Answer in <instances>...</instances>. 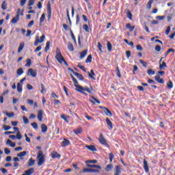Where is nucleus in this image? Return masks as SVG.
<instances>
[{"instance_id": "1a4fd4ad", "label": "nucleus", "mask_w": 175, "mask_h": 175, "mask_svg": "<svg viewBox=\"0 0 175 175\" xmlns=\"http://www.w3.org/2000/svg\"><path fill=\"white\" fill-rule=\"evenodd\" d=\"M71 79L72 81H74V85L76 87V88H83V86L79 85V81H77V79L75 78L72 75H70Z\"/></svg>"}, {"instance_id": "680f3d73", "label": "nucleus", "mask_w": 175, "mask_h": 175, "mask_svg": "<svg viewBox=\"0 0 175 175\" xmlns=\"http://www.w3.org/2000/svg\"><path fill=\"white\" fill-rule=\"evenodd\" d=\"M136 49L137 50H138L139 51H143V47L142 46V45L138 44L136 46Z\"/></svg>"}, {"instance_id": "37998d69", "label": "nucleus", "mask_w": 175, "mask_h": 175, "mask_svg": "<svg viewBox=\"0 0 175 175\" xmlns=\"http://www.w3.org/2000/svg\"><path fill=\"white\" fill-rule=\"evenodd\" d=\"M107 47L108 51L110 52L111 51V49H113V45H111V43H110V42H107Z\"/></svg>"}, {"instance_id": "c756f323", "label": "nucleus", "mask_w": 175, "mask_h": 175, "mask_svg": "<svg viewBox=\"0 0 175 175\" xmlns=\"http://www.w3.org/2000/svg\"><path fill=\"white\" fill-rule=\"evenodd\" d=\"M87 53H88V51L87 50H84L82 52L80 53V58L81 59H83V58H84V57H85L87 55Z\"/></svg>"}, {"instance_id": "473e14b6", "label": "nucleus", "mask_w": 175, "mask_h": 175, "mask_svg": "<svg viewBox=\"0 0 175 175\" xmlns=\"http://www.w3.org/2000/svg\"><path fill=\"white\" fill-rule=\"evenodd\" d=\"M86 165H89V163H98V160L93 159V160H88L85 161Z\"/></svg>"}, {"instance_id": "4c0bfd02", "label": "nucleus", "mask_w": 175, "mask_h": 175, "mask_svg": "<svg viewBox=\"0 0 175 175\" xmlns=\"http://www.w3.org/2000/svg\"><path fill=\"white\" fill-rule=\"evenodd\" d=\"M167 66L166 65V63L165 62H163L162 64H160L159 65V69H165V68H167Z\"/></svg>"}, {"instance_id": "c85d7f7f", "label": "nucleus", "mask_w": 175, "mask_h": 175, "mask_svg": "<svg viewBox=\"0 0 175 175\" xmlns=\"http://www.w3.org/2000/svg\"><path fill=\"white\" fill-rule=\"evenodd\" d=\"M24 46H25V44L24 42H21V44H19V47L18 49V53L23 51V49H24Z\"/></svg>"}, {"instance_id": "f257e3e1", "label": "nucleus", "mask_w": 175, "mask_h": 175, "mask_svg": "<svg viewBox=\"0 0 175 175\" xmlns=\"http://www.w3.org/2000/svg\"><path fill=\"white\" fill-rule=\"evenodd\" d=\"M55 58L59 64H62V62H64L66 66H69V64H68V62H66V60H65V58L62 56V53H61V51L58 48L56 49Z\"/></svg>"}, {"instance_id": "7ed1b4c3", "label": "nucleus", "mask_w": 175, "mask_h": 175, "mask_svg": "<svg viewBox=\"0 0 175 175\" xmlns=\"http://www.w3.org/2000/svg\"><path fill=\"white\" fill-rule=\"evenodd\" d=\"M98 142L103 146H105L107 148H110V146L109 145V144H107V141L106 140V138L103 137V134L102 133L100 134L98 137Z\"/></svg>"}, {"instance_id": "39448f33", "label": "nucleus", "mask_w": 175, "mask_h": 175, "mask_svg": "<svg viewBox=\"0 0 175 175\" xmlns=\"http://www.w3.org/2000/svg\"><path fill=\"white\" fill-rule=\"evenodd\" d=\"M18 20H20V8H18L16 11V17H14L11 23L12 24H16L17 23V21H18Z\"/></svg>"}, {"instance_id": "a211bd4d", "label": "nucleus", "mask_w": 175, "mask_h": 175, "mask_svg": "<svg viewBox=\"0 0 175 175\" xmlns=\"http://www.w3.org/2000/svg\"><path fill=\"white\" fill-rule=\"evenodd\" d=\"M85 148H88V150H90V151H98V149H96V147L94 145H86Z\"/></svg>"}, {"instance_id": "09e8293b", "label": "nucleus", "mask_w": 175, "mask_h": 175, "mask_svg": "<svg viewBox=\"0 0 175 175\" xmlns=\"http://www.w3.org/2000/svg\"><path fill=\"white\" fill-rule=\"evenodd\" d=\"M167 87L168 88H173V82L172 81H169V82L167 83Z\"/></svg>"}, {"instance_id": "f03ea898", "label": "nucleus", "mask_w": 175, "mask_h": 175, "mask_svg": "<svg viewBox=\"0 0 175 175\" xmlns=\"http://www.w3.org/2000/svg\"><path fill=\"white\" fill-rule=\"evenodd\" d=\"M37 159L38 161V166H42V165L44 163L45 157H44V154H43V151L42 150L38 151V153L37 155Z\"/></svg>"}, {"instance_id": "49530a36", "label": "nucleus", "mask_w": 175, "mask_h": 175, "mask_svg": "<svg viewBox=\"0 0 175 175\" xmlns=\"http://www.w3.org/2000/svg\"><path fill=\"white\" fill-rule=\"evenodd\" d=\"M83 28L85 31V32H90V27L88 25H83Z\"/></svg>"}, {"instance_id": "774afa93", "label": "nucleus", "mask_w": 175, "mask_h": 175, "mask_svg": "<svg viewBox=\"0 0 175 175\" xmlns=\"http://www.w3.org/2000/svg\"><path fill=\"white\" fill-rule=\"evenodd\" d=\"M157 20H163L164 18H165V16H157Z\"/></svg>"}, {"instance_id": "412c9836", "label": "nucleus", "mask_w": 175, "mask_h": 175, "mask_svg": "<svg viewBox=\"0 0 175 175\" xmlns=\"http://www.w3.org/2000/svg\"><path fill=\"white\" fill-rule=\"evenodd\" d=\"M88 75L90 79L95 80V77H94V76H95V72H94V70H91L90 72H88Z\"/></svg>"}, {"instance_id": "de8ad7c7", "label": "nucleus", "mask_w": 175, "mask_h": 175, "mask_svg": "<svg viewBox=\"0 0 175 175\" xmlns=\"http://www.w3.org/2000/svg\"><path fill=\"white\" fill-rule=\"evenodd\" d=\"M46 18V15L44 14H42L40 18V23H43L44 21V19Z\"/></svg>"}, {"instance_id": "9d476101", "label": "nucleus", "mask_w": 175, "mask_h": 175, "mask_svg": "<svg viewBox=\"0 0 175 175\" xmlns=\"http://www.w3.org/2000/svg\"><path fill=\"white\" fill-rule=\"evenodd\" d=\"M114 175H121V166L117 165L114 169Z\"/></svg>"}, {"instance_id": "20e7f679", "label": "nucleus", "mask_w": 175, "mask_h": 175, "mask_svg": "<svg viewBox=\"0 0 175 175\" xmlns=\"http://www.w3.org/2000/svg\"><path fill=\"white\" fill-rule=\"evenodd\" d=\"M88 167H94V170H96L97 172H94L93 173H100V171L102 170V166L95 165V164H88Z\"/></svg>"}, {"instance_id": "c9c22d12", "label": "nucleus", "mask_w": 175, "mask_h": 175, "mask_svg": "<svg viewBox=\"0 0 175 175\" xmlns=\"http://www.w3.org/2000/svg\"><path fill=\"white\" fill-rule=\"evenodd\" d=\"M152 3H154V0H149L146 4L147 9H151V5H152Z\"/></svg>"}, {"instance_id": "603ef678", "label": "nucleus", "mask_w": 175, "mask_h": 175, "mask_svg": "<svg viewBox=\"0 0 175 175\" xmlns=\"http://www.w3.org/2000/svg\"><path fill=\"white\" fill-rule=\"evenodd\" d=\"M109 162H113V159H114V154L113 153H109Z\"/></svg>"}, {"instance_id": "ddd939ff", "label": "nucleus", "mask_w": 175, "mask_h": 175, "mask_svg": "<svg viewBox=\"0 0 175 175\" xmlns=\"http://www.w3.org/2000/svg\"><path fill=\"white\" fill-rule=\"evenodd\" d=\"M105 121L107 122L109 129H110V130L113 129V122H111V120L110 119H109V118H107L105 119Z\"/></svg>"}, {"instance_id": "0e129e2a", "label": "nucleus", "mask_w": 175, "mask_h": 175, "mask_svg": "<svg viewBox=\"0 0 175 175\" xmlns=\"http://www.w3.org/2000/svg\"><path fill=\"white\" fill-rule=\"evenodd\" d=\"M170 33V26H168L165 30V35H169Z\"/></svg>"}, {"instance_id": "9b49d317", "label": "nucleus", "mask_w": 175, "mask_h": 175, "mask_svg": "<svg viewBox=\"0 0 175 175\" xmlns=\"http://www.w3.org/2000/svg\"><path fill=\"white\" fill-rule=\"evenodd\" d=\"M43 110L40 109L38 111L37 118L38 121L42 122L43 121Z\"/></svg>"}, {"instance_id": "bf43d9fd", "label": "nucleus", "mask_w": 175, "mask_h": 175, "mask_svg": "<svg viewBox=\"0 0 175 175\" xmlns=\"http://www.w3.org/2000/svg\"><path fill=\"white\" fill-rule=\"evenodd\" d=\"M81 90H85L87 91V92H89V94H91L92 92L93 89L92 88H85V89H79Z\"/></svg>"}, {"instance_id": "6e6d98bb", "label": "nucleus", "mask_w": 175, "mask_h": 175, "mask_svg": "<svg viewBox=\"0 0 175 175\" xmlns=\"http://www.w3.org/2000/svg\"><path fill=\"white\" fill-rule=\"evenodd\" d=\"M31 126L33 128V129H38V123L33 122L31 124Z\"/></svg>"}, {"instance_id": "6e6552de", "label": "nucleus", "mask_w": 175, "mask_h": 175, "mask_svg": "<svg viewBox=\"0 0 175 175\" xmlns=\"http://www.w3.org/2000/svg\"><path fill=\"white\" fill-rule=\"evenodd\" d=\"M99 107L100 109H104V112L105 113L106 116H107L108 117H113V113H111V111H110L108 108L103 107Z\"/></svg>"}, {"instance_id": "f8f14e48", "label": "nucleus", "mask_w": 175, "mask_h": 175, "mask_svg": "<svg viewBox=\"0 0 175 175\" xmlns=\"http://www.w3.org/2000/svg\"><path fill=\"white\" fill-rule=\"evenodd\" d=\"M144 169L146 173L150 172V168L148 167V163L146 159H144Z\"/></svg>"}, {"instance_id": "2eb2a0df", "label": "nucleus", "mask_w": 175, "mask_h": 175, "mask_svg": "<svg viewBox=\"0 0 175 175\" xmlns=\"http://www.w3.org/2000/svg\"><path fill=\"white\" fill-rule=\"evenodd\" d=\"M83 173H94L95 172H98L95 170H94V168H85L83 170Z\"/></svg>"}, {"instance_id": "aec40b11", "label": "nucleus", "mask_w": 175, "mask_h": 175, "mask_svg": "<svg viewBox=\"0 0 175 175\" xmlns=\"http://www.w3.org/2000/svg\"><path fill=\"white\" fill-rule=\"evenodd\" d=\"M47 126L44 124H41V131L42 132V133H46L47 132Z\"/></svg>"}, {"instance_id": "58836bf2", "label": "nucleus", "mask_w": 175, "mask_h": 175, "mask_svg": "<svg viewBox=\"0 0 175 175\" xmlns=\"http://www.w3.org/2000/svg\"><path fill=\"white\" fill-rule=\"evenodd\" d=\"M1 9L3 10H6L8 9V4L6 3V1H3L1 4Z\"/></svg>"}, {"instance_id": "e2e57ef3", "label": "nucleus", "mask_w": 175, "mask_h": 175, "mask_svg": "<svg viewBox=\"0 0 175 175\" xmlns=\"http://www.w3.org/2000/svg\"><path fill=\"white\" fill-rule=\"evenodd\" d=\"M4 152L5 154H6V155H9V154H10V150L9 148H4Z\"/></svg>"}, {"instance_id": "bb28decb", "label": "nucleus", "mask_w": 175, "mask_h": 175, "mask_svg": "<svg viewBox=\"0 0 175 175\" xmlns=\"http://www.w3.org/2000/svg\"><path fill=\"white\" fill-rule=\"evenodd\" d=\"M33 165H35V160H33V159L32 158H30L29 159V163H28L29 167H31V166H33Z\"/></svg>"}, {"instance_id": "4d7b16f0", "label": "nucleus", "mask_w": 175, "mask_h": 175, "mask_svg": "<svg viewBox=\"0 0 175 175\" xmlns=\"http://www.w3.org/2000/svg\"><path fill=\"white\" fill-rule=\"evenodd\" d=\"M61 104H62V103H61V101H59V100H57V99L54 100V105L55 106H58V105H61Z\"/></svg>"}, {"instance_id": "2f4dec72", "label": "nucleus", "mask_w": 175, "mask_h": 175, "mask_svg": "<svg viewBox=\"0 0 175 175\" xmlns=\"http://www.w3.org/2000/svg\"><path fill=\"white\" fill-rule=\"evenodd\" d=\"M126 16L129 20H132V17L133 15H132V13L131 12V10H126Z\"/></svg>"}, {"instance_id": "e433bc0d", "label": "nucleus", "mask_w": 175, "mask_h": 175, "mask_svg": "<svg viewBox=\"0 0 175 175\" xmlns=\"http://www.w3.org/2000/svg\"><path fill=\"white\" fill-rule=\"evenodd\" d=\"M68 49L70 51H74L75 49L73 48V44L71 42L68 43Z\"/></svg>"}, {"instance_id": "4be33fe9", "label": "nucleus", "mask_w": 175, "mask_h": 175, "mask_svg": "<svg viewBox=\"0 0 175 175\" xmlns=\"http://www.w3.org/2000/svg\"><path fill=\"white\" fill-rule=\"evenodd\" d=\"M75 76H76L77 77V79H79V80H81L83 81V80H84V77H83V75L79 73V72H74Z\"/></svg>"}, {"instance_id": "864d4df0", "label": "nucleus", "mask_w": 175, "mask_h": 175, "mask_svg": "<svg viewBox=\"0 0 175 175\" xmlns=\"http://www.w3.org/2000/svg\"><path fill=\"white\" fill-rule=\"evenodd\" d=\"M139 62L144 66V68H147V62L143 61V59H139Z\"/></svg>"}, {"instance_id": "13d9d810", "label": "nucleus", "mask_w": 175, "mask_h": 175, "mask_svg": "<svg viewBox=\"0 0 175 175\" xmlns=\"http://www.w3.org/2000/svg\"><path fill=\"white\" fill-rule=\"evenodd\" d=\"M45 38H46V36H44V34H43L41 36L40 40H39L40 43H43V42H44Z\"/></svg>"}, {"instance_id": "393cba45", "label": "nucleus", "mask_w": 175, "mask_h": 175, "mask_svg": "<svg viewBox=\"0 0 175 175\" xmlns=\"http://www.w3.org/2000/svg\"><path fill=\"white\" fill-rule=\"evenodd\" d=\"M6 144H8L10 147L14 148L16 147V143H13L12 140L8 139L6 142Z\"/></svg>"}, {"instance_id": "a19ab883", "label": "nucleus", "mask_w": 175, "mask_h": 175, "mask_svg": "<svg viewBox=\"0 0 175 175\" xmlns=\"http://www.w3.org/2000/svg\"><path fill=\"white\" fill-rule=\"evenodd\" d=\"M27 64L25 65V66H27V68H29L31 65L32 64V60L31 59H27L26 60Z\"/></svg>"}, {"instance_id": "f704fd0d", "label": "nucleus", "mask_w": 175, "mask_h": 175, "mask_svg": "<svg viewBox=\"0 0 175 175\" xmlns=\"http://www.w3.org/2000/svg\"><path fill=\"white\" fill-rule=\"evenodd\" d=\"M92 62V55H89L85 60L86 64H90Z\"/></svg>"}, {"instance_id": "6ab92c4d", "label": "nucleus", "mask_w": 175, "mask_h": 175, "mask_svg": "<svg viewBox=\"0 0 175 175\" xmlns=\"http://www.w3.org/2000/svg\"><path fill=\"white\" fill-rule=\"evenodd\" d=\"M113 167H114L113 164H109L105 167V172H111L113 170Z\"/></svg>"}, {"instance_id": "5fc2aeb1", "label": "nucleus", "mask_w": 175, "mask_h": 175, "mask_svg": "<svg viewBox=\"0 0 175 175\" xmlns=\"http://www.w3.org/2000/svg\"><path fill=\"white\" fill-rule=\"evenodd\" d=\"M116 75L118 77H121V72H120V68L118 66L116 68Z\"/></svg>"}, {"instance_id": "052dcab7", "label": "nucleus", "mask_w": 175, "mask_h": 175, "mask_svg": "<svg viewBox=\"0 0 175 175\" xmlns=\"http://www.w3.org/2000/svg\"><path fill=\"white\" fill-rule=\"evenodd\" d=\"M3 127L4 131H9L10 129H12V127L10 126L3 125Z\"/></svg>"}, {"instance_id": "b1692460", "label": "nucleus", "mask_w": 175, "mask_h": 175, "mask_svg": "<svg viewBox=\"0 0 175 175\" xmlns=\"http://www.w3.org/2000/svg\"><path fill=\"white\" fill-rule=\"evenodd\" d=\"M26 79L25 77L22 79L20 82L17 84V88H23V84L24 81H25Z\"/></svg>"}, {"instance_id": "cd10ccee", "label": "nucleus", "mask_w": 175, "mask_h": 175, "mask_svg": "<svg viewBox=\"0 0 175 175\" xmlns=\"http://www.w3.org/2000/svg\"><path fill=\"white\" fill-rule=\"evenodd\" d=\"M27 155V151L21 152L17 154V157L21 158V159H23V157H25Z\"/></svg>"}, {"instance_id": "5701e85b", "label": "nucleus", "mask_w": 175, "mask_h": 175, "mask_svg": "<svg viewBox=\"0 0 175 175\" xmlns=\"http://www.w3.org/2000/svg\"><path fill=\"white\" fill-rule=\"evenodd\" d=\"M3 114H5V116H7V117H9L10 118H12V117H13L14 116V112L12 111L10 113L8 112V111H3Z\"/></svg>"}, {"instance_id": "72a5a7b5", "label": "nucleus", "mask_w": 175, "mask_h": 175, "mask_svg": "<svg viewBox=\"0 0 175 175\" xmlns=\"http://www.w3.org/2000/svg\"><path fill=\"white\" fill-rule=\"evenodd\" d=\"M50 41H47L46 42V46L44 48V51L46 53H47V51H49V50H50Z\"/></svg>"}, {"instance_id": "f3484780", "label": "nucleus", "mask_w": 175, "mask_h": 175, "mask_svg": "<svg viewBox=\"0 0 175 175\" xmlns=\"http://www.w3.org/2000/svg\"><path fill=\"white\" fill-rule=\"evenodd\" d=\"M73 133L75 135H80V134L83 133V129L81 126H79L77 129L73 130Z\"/></svg>"}, {"instance_id": "79ce46f5", "label": "nucleus", "mask_w": 175, "mask_h": 175, "mask_svg": "<svg viewBox=\"0 0 175 175\" xmlns=\"http://www.w3.org/2000/svg\"><path fill=\"white\" fill-rule=\"evenodd\" d=\"M61 118H62V120H64V121H66V122H69V119H68V117H66V116L64 113H62L60 116Z\"/></svg>"}, {"instance_id": "3c124183", "label": "nucleus", "mask_w": 175, "mask_h": 175, "mask_svg": "<svg viewBox=\"0 0 175 175\" xmlns=\"http://www.w3.org/2000/svg\"><path fill=\"white\" fill-rule=\"evenodd\" d=\"M23 120L24 124H29V120H28L27 117L23 116Z\"/></svg>"}, {"instance_id": "dca6fc26", "label": "nucleus", "mask_w": 175, "mask_h": 175, "mask_svg": "<svg viewBox=\"0 0 175 175\" xmlns=\"http://www.w3.org/2000/svg\"><path fill=\"white\" fill-rule=\"evenodd\" d=\"M51 157L53 159H55V158H61V154H59L57 152L53 151L51 153Z\"/></svg>"}, {"instance_id": "423d86ee", "label": "nucleus", "mask_w": 175, "mask_h": 175, "mask_svg": "<svg viewBox=\"0 0 175 175\" xmlns=\"http://www.w3.org/2000/svg\"><path fill=\"white\" fill-rule=\"evenodd\" d=\"M38 73L36 72V70L29 68L27 71V76H31V77H36Z\"/></svg>"}, {"instance_id": "c03bdc74", "label": "nucleus", "mask_w": 175, "mask_h": 175, "mask_svg": "<svg viewBox=\"0 0 175 175\" xmlns=\"http://www.w3.org/2000/svg\"><path fill=\"white\" fill-rule=\"evenodd\" d=\"M39 43H40V42L39 41V36H36V41L34 42V46H38Z\"/></svg>"}, {"instance_id": "69168bd1", "label": "nucleus", "mask_w": 175, "mask_h": 175, "mask_svg": "<svg viewBox=\"0 0 175 175\" xmlns=\"http://www.w3.org/2000/svg\"><path fill=\"white\" fill-rule=\"evenodd\" d=\"M35 3V0H29L28 6H32Z\"/></svg>"}, {"instance_id": "7c9ffc66", "label": "nucleus", "mask_w": 175, "mask_h": 175, "mask_svg": "<svg viewBox=\"0 0 175 175\" xmlns=\"http://www.w3.org/2000/svg\"><path fill=\"white\" fill-rule=\"evenodd\" d=\"M70 35L72 40H74L75 44H77V42H76V37L75 36V34L73 33V31H72V29H70Z\"/></svg>"}, {"instance_id": "8fccbe9b", "label": "nucleus", "mask_w": 175, "mask_h": 175, "mask_svg": "<svg viewBox=\"0 0 175 175\" xmlns=\"http://www.w3.org/2000/svg\"><path fill=\"white\" fill-rule=\"evenodd\" d=\"M148 75H155V71L153 70L152 69H149L147 70Z\"/></svg>"}, {"instance_id": "4468645a", "label": "nucleus", "mask_w": 175, "mask_h": 175, "mask_svg": "<svg viewBox=\"0 0 175 175\" xmlns=\"http://www.w3.org/2000/svg\"><path fill=\"white\" fill-rule=\"evenodd\" d=\"M34 172H35L34 168H29V170L25 171V174H23V175H31V174H33Z\"/></svg>"}, {"instance_id": "ea45409f", "label": "nucleus", "mask_w": 175, "mask_h": 175, "mask_svg": "<svg viewBox=\"0 0 175 175\" xmlns=\"http://www.w3.org/2000/svg\"><path fill=\"white\" fill-rule=\"evenodd\" d=\"M16 73L18 76H21L23 73H24V70H23V68H20L16 70Z\"/></svg>"}, {"instance_id": "a878e982", "label": "nucleus", "mask_w": 175, "mask_h": 175, "mask_svg": "<svg viewBox=\"0 0 175 175\" xmlns=\"http://www.w3.org/2000/svg\"><path fill=\"white\" fill-rule=\"evenodd\" d=\"M76 91H77L78 92H80L81 94H82L83 95H85V96H87L88 94H87V93L84 92L85 91H86L85 90H83V88H75Z\"/></svg>"}, {"instance_id": "0eeeda50", "label": "nucleus", "mask_w": 175, "mask_h": 175, "mask_svg": "<svg viewBox=\"0 0 175 175\" xmlns=\"http://www.w3.org/2000/svg\"><path fill=\"white\" fill-rule=\"evenodd\" d=\"M70 145V141H69L66 138H64L63 141L61 143V146L62 147H68V146Z\"/></svg>"}, {"instance_id": "338daca9", "label": "nucleus", "mask_w": 175, "mask_h": 175, "mask_svg": "<svg viewBox=\"0 0 175 175\" xmlns=\"http://www.w3.org/2000/svg\"><path fill=\"white\" fill-rule=\"evenodd\" d=\"M154 50L156 51H161V46H159V45H157L156 46H155V48H154Z\"/></svg>"}, {"instance_id": "a18cd8bd", "label": "nucleus", "mask_w": 175, "mask_h": 175, "mask_svg": "<svg viewBox=\"0 0 175 175\" xmlns=\"http://www.w3.org/2000/svg\"><path fill=\"white\" fill-rule=\"evenodd\" d=\"M16 139H18V140H21V139H23V136L21 135L20 131L16 133Z\"/></svg>"}]
</instances>
